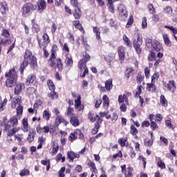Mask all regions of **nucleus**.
<instances>
[{"label":"nucleus","instance_id":"obj_1","mask_svg":"<svg viewBox=\"0 0 177 177\" xmlns=\"http://www.w3.org/2000/svg\"><path fill=\"white\" fill-rule=\"evenodd\" d=\"M30 64V66H35L37 64V58L32 55V53L30 50H26L25 52L24 59L20 66V73L23 74L24 73V70L26 67Z\"/></svg>","mask_w":177,"mask_h":177},{"label":"nucleus","instance_id":"obj_2","mask_svg":"<svg viewBox=\"0 0 177 177\" xmlns=\"http://www.w3.org/2000/svg\"><path fill=\"white\" fill-rule=\"evenodd\" d=\"M6 80V86L7 88H13L17 84V73L15 72V68H12L9 71L8 73L5 74Z\"/></svg>","mask_w":177,"mask_h":177},{"label":"nucleus","instance_id":"obj_3","mask_svg":"<svg viewBox=\"0 0 177 177\" xmlns=\"http://www.w3.org/2000/svg\"><path fill=\"white\" fill-rule=\"evenodd\" d=\"M146 46L149 50H152V52H161L162 50V46L158 41H153L148 38L146 39Z\"/></svg>","mask_w":177,"mask_h":177},{"label":"nucleus","instance_id":"obj_4","mask_svg":"<svg viewBox=\"0 0 177 177\" xmlns=\"http://www.w3.org/2000/svg\"><path fill=\"white\" fill-rule=\"evenodd\" d=\"M137 39H134L133 41V48L138 55H140L142 53V44H143V36L142 34L137 33L136 35Z\"/></svg>","mask_w":177,"mask_h":177},{"label":"nucleus","instance_id":"obj_5","mask_svg":"<svg viewBox=\"0 0 177 177\" xmlns=\"http://www.w3.org/2000/svg\"><path fill=\"white\" fill-rule=\"evenodd\" d=\"M132 95L131 93H126L123 95H120L118 97V102L119 103H124L122 104L120 106L121 111H127V104H129L128 101V97Z\"/></svg>","mask_w":177,"mask_h":177},{"label":"nucleus","instance_id":"obj_6","mask_svg":"<svg viewBox=\"0 0 177 177\" xmlns=\"http://www.w3.org/2000/svg\"><path fill=\"white\" fill-rule=\"evenodd\" d=\"M89 62V55L86 54V57L80 60L78 63V67L80 70H84L82 75L81 77H84L89 73V70H88V67H86V62Z\"/></svg>","mask_w":177,"mask_h":177},{"label":"nucleus","instance_id":"obj_7","mask_svg":"<svg viewBox=\"0 0 177 177\" xmlns=\"http://www.w3.org/2000/svg\"><path fill=\"white\" fill-rule=\"evenodd\" d=\"M34 10V4L32 3H26L21 8V13L24 17H28L30 16Z\"/></svg>","mask_w":177,"mask_h":177},{"label":"nucleus","instance_id":"obj_8","mask_svg":"<svg viewBox=\"0 0 177 177\" xmlns=\"http://www.w3.org/2000/svg\"><path fill=\"white\" fill-rule=\"evenodd\" d=\"M118 10L119 12V19L124 21L128 17V12H127V8L124 4H118Z\"/></svg>","mask_w":177,"mask_h":177},{"label":"nucleus","instance_id":"obj_9","mask_svg":"<svg viewBox=\"0 0 177 177\" xmlns=\"http://www.w3.org/2000/svg\"><path fill=\"white\" fill-rule=\"evenodd\" d=\"M73 97H77L75 100V109H77L79 111L82 110V105L81 104V95L80 94L77 95V93L72 92Z\"/></svg>","mask_w":177,"mask_h":177},{"label":"nucleus","instance_id":"obj_10","mask_svg":"<svg viewBox=\"0 0 177 177\" xmlns=\"http://www.w3.org/2000/svg\"><path fill=\"white\" fill-rule=\"evenodd\" d=\"M163 86L169 90V92H172V93L176 90V86L175 85V81L174 80H170L168 83H164Z\"/></svg>","mask_w":177,"mask_h":177},{"label":"nucleus","instance_id":"obj_11","mask_svg":"<svg viewBox=\"0 0 177 177\" xmlns=\"http://www.w3.org/2000/svg\"><path fill=\"white\" fill-rule=\"evenodd\" d=\"M118 54L120 63H123L124 60H125V48L122 46H119L118 48Z\"/></svg>","mask_w":177,"mask_h":177},{"label":"nucleus","instance_id":"obj_12","mask_svg":"<svg viewBox=\"0 0 177 177\" xmlns=\"http://www.w3.org/2000/svg\"><path fill=\"white\" fill-rule=\"evenodd\" d=\"M102 122H103V120H102V118H98V120L95 123V127L91 130L92 135H96V133L99 132Z\"/></svg>","mask_w":177,"mask_h":177},{"label":"nucleus","instance_id":"obj_13","mask_svg":"<svg viewBox=\"0 0 177 177\" xmlns=\"http://www.w3.org/2000/svg\"><path fill=\"white\" fill-rule=\"evenodd\" d=\"M22 131H24V132H28V131H30V126L28 125V119L27 118H24L22 120Z\"/></svg>","mask_w":177,"mask_h":177},{"label":"nucleus","instance_id":"obj_14","mask_svg":"<svg viewBox=\"0 0 177 177\" xmlns=\"http://www.w3.org/2000/svg\"><path fill=\"white\" fill-rule=\"evenodd\" d=\"M48 64L50 67H55L56 66V55H55V52L52 51L50 59H48Z\"/></svg>","mask_w":177,"mask_h":177},{"label":"nucleus","instance_id":"obj_15","mask_svg":"<svg viewBox=\"0 0 177 177\" xmlns=\"http://www.w3.org/2000/svg\"><path fill=\"white\" fill-rule=\"evenodd\" d=\"M37 10L39 12H42L43 10H45V9H46V2L45 1V0H39L37 1Z\"/></svg>","mask_w":177,"mask_h":177},{"label":"nucleus","instance_id":"obj_16","mask_svg":"<svg viewBox=\"0 0 177 177\" xmlns=\"http://www.w3.org/2000/svg\"><path fill=\"white\" fill-rule=\"evenodd\" d=\"M10 37V33H9V30L6 29H3L1 30V37L0 38H3V39H6L7 41V45H9V38Z\"/></svg>","mask_w":177,"mask_h":177},{"label":"nucleus","instance_id":"obj_17","mask_svg":"<svg viewBox=\"0 0 177 177\" xmlns=\"http://www.w3.org/2000/svg\"><path fill=\"white\" fill-rule=\"evenodd\" d=\"M6 129L8 131L7 132V138H12V136H13V135H15V133H16V132H17V129H10V126H6Z\"/></svg>","mask_w":177,"mask_h":177},{"label":"nucleus","instance_id":"obj_18","mask_svg":"<svg viewBox=\"0 0 177 177\" xmlns=\"http://www.w3.org/2000/svg\"><path fill=\"white\" fill-rule=\"evenodd\" d=\"M64 62L66 67H69V68H71V66H73V57H71V55H66Z\"/></svg>","mask_w":177,"mask_h":177},{"label":"nucleus","instance_id":"obj_19","mask_svg":"<svg viewBox=\"0 0 177 177\" xmlns=\"http://www.w3.org/2000/svg\"><path fill=\"white\" fill-rule=\"evenodd\" d=\"M67 157L69 158L70 161H74V158H80V155L73 151H68Z\"/></svg>","mask_w":177,"mask_h":177},{"label":"nucleus","instance_id":"obj_20","mask_svg":"<svg viewBox=\"0 0 177 177\" xmlns=\"http://www.w3.org/2000/svg\"><path fill=\"white\" fill-rule=\"evenodd\" d=\"M0 12L2 13V15H5L6 13V11L8 10V4L6 1H2L0 3Z\"/></svg>","mask_w":177,"mask_h":177},{"label":"nucleus","instance_id":"obj_21","mask_svg":"<svg viewBox=\"0 0 177 177\" xmlns=\"http://www.w3.org/2000/svg\"><path fill=\"white\" fill-rule=\"evenodd\" d=\"M34 138H35V131H34V129H30L27 138L29 143H31V142L34 140Z\"/></svg>","mask_w":177,"mask_h":177},{"label":"nucleus","instance_id":"obj_22","mask_svg":"<svg viewBox=\"0 0 177 177\" xmlns=\"http://www.w3.org/2000/svg\"><path fill=\"white\" fill-rule=\"evenodd\" d=\"M108 1V9L109 10V12L114 13V4H113V2H116V1L118 0H107Z\"/></svg>","mask_w":177,"mask_h":177},{"label":"nucleus","instance_id":"obj_23","mask_svg":"<svg viewBox=\"0 0 177 177\" xmlns=\"http://www.w3.org/2000/svg\"><path fill=\"white\" fill-rule=\"evenodd\" d=\"M71 124L73 127H78V125H80V120L75 116H72L71 118Z\"/></svg>","mask_w":177,"mask_h":177},{"label":"nucleus","instance_id":"obj_24","mask_svg":"<svg viewBox=\"0 0 177 177\" xmlns=\"http://www.w3.org/2000/svg\"><path fill=\"white\" fill-rule=\"evenodd\" d=\"M102 100H103V106L104 109H109V106L110 104V100H109V97L106 95H104Z\"/></svg>","mask_w":177,"mask_h":177},{"label":"nucleus","instance_id":"obj_25","mask_svg":"<svg viewBox=\"0 0 177 177\" xmlns=\"http://www.w3.org/2000/svg\"><path fill=\"white\" fill-rule=\"evenodd\" d=\"M43 39L44 42L41 44V46H48V44L50 42V40H49V36H48V34L44 33L43 35Z\"/></svg>","mask_w":177,"mask_h":177},{"label":"nucleus","instance_id":"obj_26","mask_svg":"<svg viewBox=\"0 0 177 177\" xmlns=\"http://www.w3.org/2000/svg\"><path fill=\"white\" fill-rule=\"evenodd\" d=\"M162 37H163V40L166 46H169V47L171 46L172 43L171 42V40H169V37H168V35L163 34Z\"/></svg>","mask_w":177,"mask_h":177},{"label":"nucleus","instance_id":"obj_27","mask_svg":"<svg viewBox=\"0 0 177 177\" xmlns=\"http://www.w3.org/2000/svg\"><path fill=\"white\" fill-rule=\"evenodd\" d=\"M36 78L37 77L34 74L29 75L26 79V84L30 85V84L34 83V81H35Z\"/></svg>","mask_w":177,"mask_h":177},{"label":"nucleus","instance_id":"obj_28","mask_svg":"<svg viewBox=\"0 0 177 177\" xmlns=\"http://www.w3.org/2000/svg\"><path fill=\"white\" fill-rule=\"evenodd\" d=\"M156 160L158 161V167H159L160 169H165V163L161 160V158L156 157Z\"/></svg>","mask_w":177,"mask_h":177},{"label":"nucleus","instance_id":"obj_29","mask_svg":"<svg viewBox=\"0 0 177 177\" xmlns=\"http://www.w3.org/2000/svg\"><path fill=\"white\" fill-rule=\"evenodd\" d=\"M133 172V168L131 167H128L127 171H124V177H132L133 175L132 174Z\"/></svg>","mask_w":177,"mask_h":177},{"label":"nucleus","instance_id":"obj_30","mask_svg":"<svg viewBox=\"0 0 177 177\" xmlns=\"http://www.w3.org/2000/svg\"><path fill=\"white\" fill-rule=\"evenodd\" d=\"M160 103L163 107H167L168 106V101L163 95L160 97Z\"/></svg>","mask_w":177,"mask_h":177},{"label":"nucleus","instance_id":"obj_31","mask_svg":"<svg viewBox=\"0 0 177 177\" xmlns=\"http://www.w3.org/2000/svg\"><path fill=\"white\" fill-rule=\"evenodd\" d=\"M38 44H39L40 49H43L44 56L46 57H48V56H49V53H48V50H46V46H41V40H39V39H38Z\"/></svg>","mask_w":177,"mask_h":177},{"label":"nucleus","instance_id":"obj_32","mask_svg":"<svg viewBox=\"0 0 177 177\" xmlns=\"http://www.w3.org/2000/svg\"><path fill=\"white\" fill-rule=\"evenodd\" d=\"M93 31L96 35L97 39L99 41L100 39V28L99 27H93Z\"/></svg>","mask_w":177,"mask_h":177},{"label":"nucleus","instance_id":"obj_33","mask_svg":"<svg viewBox=\"0 0 177 177\" xmlns=\"http://www.w3.org/2000/svg\"><path fill=\"white\" fill-rule=\"evenodd\" d=\"M112 88H113V80H108L105 82V89H106V91H110Z\"/></svg>","mask_w":177,"mask_h":177},{"label":"nucleus","instance_id":"obj_34","mask_svg":"<svg viewBox=\"0 0 177 177\" xmlns=\"http://www.w3.org/2000/svg\"><path fill=\"white\" fill-rule=\"evenodd\" d=\"M55 66H57L59 71H62V70H63V64L62 63V59L58 58L56 59Z\"/></svg>","mask_w":177,"mask_h":177},{"label":"nucleus","instance_id":"obj_35","mask_svg":"<svg viewBox=\"0 0 177 177\" xmlns=\"http://www.w3.org/2000/svg\"><path fill=\"white\" fill-rule=\"evenodd\" d=\"M81 15H82V12H81V10L78 7L75 8V13L73 14L75 19H80V17H81Z\"/></svg>","mask_w":177,"mask_h":177},{"label":"nucleus","instance_id":"obj_36","mask_svg":"<svg viewBox=\"0 0 177 177\" xmlns=\"http://www.w3.org/2000/svg\"><path fill=\"white\" fill-rule=\"evenodd\" d=\"M147 89L150 92V91H153V92L157 91V88L156 87V85L153 83L147 84Z\"/></svg>","mask_w":177,"mask_h":177},{"label":"nucleus","instance_id":"obj_37","mask_svg":"<svg viewBox=\"0 0 177 177\" xmlns=\"http://www.w3.org/2000/svg\"><path fill=\"white\" fill-rule=\"evenodd\" d=\"M21 103V100L20 98L15 99L11 105L12 109H16L17 106H20Z\"/></svg>","mask_w":177,"mask_h":177},{"label":"nucleus","instance_id":"obj_38","mask_svg":"<svg viewBox=\"0 0 177 177\" xmlns=\"http://www.w3.org/2000/svg\"><path fill=\"white\" fill-rule=\"evenodd\" d=\"M75 135L77 139H84V134L80 129H76L75 131Z\"/></svg>","mask_w":177,"mask_h":177},{"label":"nucleus","instance_id":"obj_39","mask_svg":"<svg viewBox=\"0 0 177 177\" xmlns=\"http://www.w3.org/2000/svg\"><path fill=\"white\" fill-rule=\"evenodd\" d=\"M48 97H50L52 100H55L59 97V95H57V93H56L55 91H51L50 93H48Z\"/></svg>","mask_w":177,"mask_h":177},{"label":"nucleus","instance_id":"obj_40","mask_svg":"<svg viewBox=\"0 0 177 177\" xmlns=\"http://www.w3.org/2000/svg\"><path fill=\"white\" fill-rule=\"evenodd\" d=\"M22 88H23V84H16V87L15 88V95H19V93H20V92H21Z\"/></svg>","mask_w":177,"mask_h":177},{"label":"nucleus","instance_id":"obj_41","mask_svg":"<svg viewBox=\"0 0 177 177\" xmlns=\"http://www.w3.org/2000/svg\"><path fill=\"white\" fill-rule=\"evenodd\" d=\"M10 123L12 124L13 128H16V127H17V124H19V121L17 120V118H16V116H13L10 119Z\"/></svg>","mask_w":177,"mask_h":177},{"label":"nucleus","instance_id":"obj_42","mask_svg":"<svg viewBox=\"0 0 177 177\" xmlns=\"http://www.w3.org/2000/svg\"><path fill=\"white\" fill-rule=\"evenodd\" d=\"M125 75L127 78H129V77H132V75H133V69H132V68H127L125 72Z\"/></svg>","mask_w":177,"mask_h":177},{"label":"nucleus","instance_id":"obj_43","mask_svg":"<svg viewBox=\"0 0 177 177\" xmlns=\"http://www.w3.org/2000/svg\"><path fill=\"white\" fill-rule=\"evenodd\" d=\"M123 41L127 46H131V39L127 37V35H123Z\"/></svg>","mask_w":177,"mask_h":177},{"label":"nucleus","instance_id":"obj_44","mask_svg":"<svg viewBox=\"0 0 177 177\" xmlns=\"http://www.w3.org/2000/svg\"><path fill=\"white\" fill-rule=\"evenodd\" d=\"M149 62H156L157 60V57L156 56V53L154 52H151L148 57Z\"/></svg>","mask_w":177,"mask_h":177},{"label":"nucleus","instance_id":"obj_45","mask_svg":"<svg viewBox=\"0 0 177 177\" xmlns=\"http://www.w3.org/2000/svg\"><path fill=\"white\" fill-rule=\"evenodd\" d=\"M43 118L46 121H49V120L50 118V113H49V112L48 111L45 110L43 112Z\"/></svg>","mask_w":177,"mask_h":177},{"label":"nucleus","instance_id":"obj_46","mask_svg":"<svg viewBox=\"0 0 177 177\" xmlns=\"http://www.w3.org/2000/svg\"><path fill=\"white\" fill-rule=\"evenodd\" d=\"M132 24H133V16L131 15L126 25V28H129Z\"/></svg>","mask_w":177,"mask_h":177},{"label":"nucleus","instance_id":"obj_47","mask_svg":"<svg viewBox=\"0 0 177 177\" xmlns=\"http://www.w3.org/2000/svg\"><path fill=\"white\" fill-rule=\"evenodd\" d=\"M127 140H128V138H119L118 143L122 147H124L125 146V143H127Z\"/></svg>","mask_w":177,"mask_h":177},{"label":"nucleus","instance_id":"obj_48","mask_svg":"<svg viewBox=\"0 0 177 177\" xmlns=\"http://www.w3.org/2000/svg\"><path fill=\"white\" fill-rule=\"evenodd\" d=\"M144 145L147 147H150L151 146H153V140L149 138H147L145 140Z\"/></svg>","mask_w":177,"mask_h":177},{"label":"nucleus","instance_id":"obj_49","mask_svg":"<svg viewBox=\"0 0 177 177\" xmlns=\"http://www.w3.org/2000/svg\"><path fill=\"white\" fill-rule=\"evenodd\" d=\"M20 176H27V175H30V171L27 169H24L19 173Z\"/></svg>","mask_w":177,"mask_h":177},{"label":"nucleus","instance_id":"obj_50","mask_svg":"<svg viewBox=\"0 0 177 177\" xmlns=\"http://www.w3.org/2000/svg\"><path fill=\"white\" fill-rule=\"evenodd\" d=\"M74 113V109H73V108H71V106H68L67 107V112L66 114L68 115V117H73V113Z\"/></svg>","mask_w":177,"mask_h":177},{"label":"nucleus","instance_id":"obj_51","mask_svg":"<svg viewBox=\"0 0 177 177\" xmlns=\"http://www.w3.org/2000/svg\"><path fill=\"white\" fill-rule=\"evenodd\" d=\"M47 85L50 89V91H55V84L52 80H48Z\"/></svg>","mask_w":177,"mask_h":177},{"label":"nucleus","instance_id":"obj_52","mask_svg":"<svg viewBox=\"0 0 177 177\" xmlns=\"http://www.w3.org/2000/svg\"><path fill=\"white\" fill-rule=\"evenodd\" d=\"M130 129H131L130 132H131V135L135 136V135H136L138 133V129H136L135 125L132 124L131 126Z\"/></svg>","mask_w":177,"mask_h":177},{"label":"nucleus","instance_id":"obj_53","mask_svg":"<svg viewBox=\"0 0 177 177\" xmlns=\"http://www.w3.org/2000/svg\"><path fill=\"white\" fill-rule=\"evenodd\" d=\"M148 9H149V13H151V15H153V13H156V8H154V6H153V4H149Z\"/></svg>","mask_w":177,"mask_h":177},{"label":"nucleus","instance_id":"obj_54","mask_svg":"<svg viewBox=\"0 0 177 177\" xmlns=\"http://www.w3.org/2000/svg\"><path fill=\"white\" fill-rule=\"evenodd\" d=\"M66 171V167H62L61 169L58 172V177H64L66 175L64 172Z\"/></svg>","mask_w":177,"mask_h":177},{"label":"nucleus","instance_id":"obj_55","mask_svg":"<svg viewBox=\"0 0 177 177\" xmlns=\"http://www.w3.org/2000/svg\"><path fill=\"white\" fill-rule=\"evenodd\" d=\"M32 30L33 32H39V31L40 30L39 25H38L37 24H34L32 28Z\"/></svg>","mask_w":177,"mask_h":177},{"label":"nucleus","instance_id":"obj_56","mask_svg":"<svg viewBox=\"0 0 177 177\" xmlns=\"http://www.w3.org/2000/svg\"><path fill=\"white\" fill-rule=\"evenodd\" d=\"M115 57V55L114 54H112L111 55H108L106 57V62H109V63H111L114 60V58Z\"/></svg>","mask_w":177,"mask_h":177},{"label":"nucleus","instance_id":"obj_57","mask_svg":"<svg viewBox=\"0 0 177 177\" xmlns=\"http://www.w3.org/2000/svg\"><path fill=\"white\" fill-rule=\"evenodd\" d=\"M76 139H77V136H75V132L71 133L68 138V140H70L71 142H74V140H75Z\"/></svg>","mask_w":177,"mask_h":177},{"label":"nucleus","instance_id":"obj_58","mask_svg":"<svg viewBox=\"0 0 177 177\" xmlns=\"http://www.w3.org/2000/svg\"><path fill=\"white\" fill-rule=\"evenodd\" d=\"M99 118H100V117L98 116V115H95L94 116H92V115H90V120L92 122H95V121H97Z\"/></svg>","mask_w":177,"mask_h":177},{"label":"nucleus","instance_id":"obj_59","mask_svg":"<svg viewBox=\"0 0 177 177\" xmlns=\"http://www.w3.org/2000/svg\"><path fill=\"white\" fill-rule=\"evenodd\" d=\"M142 28H147V19L146 17L142 18Z\"/></svg>","mask_w":177,"mask_h":177},{"label":"nucleus","instance_id":"obj_60","mask_svg":"<svg viewBox=\"0 0 177 177\" xmlns=\"http://www.w3.org/2000/svg\"><path fill=\"white\" fill-rule=\"evenodd\" d=\"M151 128L152 131H155L156 129L158 128V126L157 125L156 120H154V122H151Z\"/></svg>","mask_w":177,"mask_h":177},{"label":"nucleus","instance_id":"obj_61","mask_svg":"<svg viewBox=\"0 0 177 177\" xmlns=\"http://www.w3.org/2000/svg\"><path fill=\"white\" fill-rule=\"evenodd\" d=\"M23 113V106L18 105L17 106V114H21Z\"/></svg>","mask_w":177,"mask_h":177},{"label":"nucleus","instance_id":"obj_62","mask_svg":"<svg viewBox=\"0 0 177 177\" xmlns=\"http://www.w3.org/2000/svg\"><path fill=\"white\" fill-rule=\"evenodd\" d=\"M165 12L167 13V15H172V8L171 6H167L165 8Z\"/></svg>","mask_w":177,"mask_h":177},{"label":"nucleus","instance_id":"obj_63","mask_svg":"<svg viewBox=\"0 0 177 177\" xmlns=\"http://www.w3.org/2000/svg\"><path fill=\"white\" fill-rule=\"evenodd\" d=\"M165 28H169V30L172 31V32L174 34H176V32H177L176 28H174L173 26H165Z\"/></svg>","mask_w":177,"mask_h":177},{"label":"nucleus","instance_id":"obj_64","mask_svg":"<svg viewBox=\"0 0 177 177\" xmlns=\"http://www.w3.org/2000/svg\"><path fill=\"white\" fill-rule=\"evenodd\" d=\"M71 3L73 8H78V0H71Z\"/></svg>","mask_w":177,"mask_h":177}]
</instances>
